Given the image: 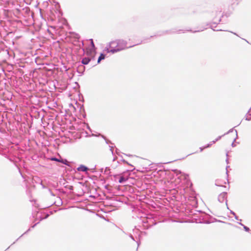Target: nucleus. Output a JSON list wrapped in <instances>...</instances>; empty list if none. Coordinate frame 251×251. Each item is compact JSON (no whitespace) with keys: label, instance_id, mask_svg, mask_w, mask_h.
I'll list each match as a JSON object with an SVG mask.
<instances>
[{"label":"nucleus","instance_id":"423d86ee","mask_svg":"<svg viewBox=\"0 0 251 251\" xmlns=\"http://www.w3.org/2000/svg\"><path fill=\"white\" fill-rule=\"evenodd\" d=\"M104 58H105V55L103 53H101L98 58V63H100L101 60L104 59Z\"/></svg>","mask_w":251,"mask_h":251},{"label":"nucleus","instance_id":"7ed1b4c3","mask_svg":"<svg viewBox=\"0 0 251 251\" xmlns=\"http://www.w3.org/2000/svg\"><path fill=\"white\" fill-rule=\"evenodd\" d=\"M117 48L116 49H111L110 50V52L114 53L115 52H118V51H119L123 49H125V47H123V48H119V41H118V43H117Z\"/></svg>","mask_w":251,"mask_h":251},{"label":"nucleus","instance_id":"9d476101","mask_svg":"<svg viewBox=\"0 0 251 251\" xmlns=\"http://www.w3.org/2000/svg\"><path fill=\"white\" fill-rule=\"evenodd\" d=\"M114 43V42H112V43H111V45H112V44H113Z\"/></svg>","mask_w":251,"mask_h":251},{"label":"nucleus","instance_id":"1a4fd4ad","mask_svg":"<svg viewBox=\"0 0 251 251\" xmlns=\"http://www.w3.org/2000/svg\"><path fill=\"white\" fill-rule=\"evenodd\" d=\"M86 54H89V52H88V51H86Z\"/></svg>","mask_w":251,"mask_h":251},{"label":"nucleus","instance_id":"20e7f679","mask_svg":"<svg viewBox=\"0 0 251 251\" xmlns=\"http://www.w3.org/2000/svg\"><path fill=\"white\" fill-rule=\"evenodd\" d=\"M77 170L78 171L86 172L87 170H88V169L86 166L81 165L79 167L77 168Z\"/></svg>","mask_w":251,"mask_h":251},{"label":"nucleus","instance_id":"6e6552de","mask_svg":"<svg viewBox=\"0 0 251 251\" xmlns=\"http://www.w3.org/2000/svg\"><path fill=\"white\" fill-rule=\"evenodd\" d=\"M91 44L92 48H95V45L92 39H91Z\"/></svg>","mask_w":251,"mask_h":251},{"label":"nucleus","instance_id":"0eeeda50","mask_svg":"<svg viewBox=\"0 0 251 251\" xmlns=\"http://www.w3.org/2000/svg\"><path fill=\"white\" fill-rule=\"evenodd\" d=\"M126 179L124 176H121L120 179L119 180V183H122L124 181H125Z\"/></svg>","mask_w":251,"mask_h":251},{"label":"nucleus","instance_id":"f03ea898","mask_svg":"<svg viewBox=\"0 0 251 251\" xmlns=\"http://www.w3.org/2000/svg\"><path fill=\"white\" fill-rule=\"evenodd\" d=\"M51 160L61 162L67 165H69V162L66 159H64L63 158H51Z\"/></svg>","mask_w":251,"mask_h":251},{"label":"nucleus","instance_id":"f257e3e1","mask_svg":"<svg viewBox=\"0 0 251 251\" xmlns=\"http://www.w3.org/2000/svg\"><path fill=\"white\" fill-rule=\"evenodd\" d=\"M222 17V14L221 12H216L213 14L212 15V20L213 22L215 24H219L221 20Z\"/></svg>","mask_w":251,"mask_h":251},{"label":"nucleus","instance_id":"39448f33","mask_svg":"<svg viewBox=\"0 0 251 251\" xmlns=\"http://www.w3.org/2000/svg\"><path fill=\"white\" fill-rule=\"evenodd\" d=\"M91 58L89 57H85L82 59L81 62L83 64L87 65L90 61Z\"/></svg>","mask_w":251,"mask_h":251}]
</instances>
